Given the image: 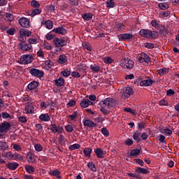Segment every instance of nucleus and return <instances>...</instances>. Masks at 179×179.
<instances>
[{"mask_svg":"<svg viewBox=\"0 0 179 179\" xmlns=\"http://www.w3.org/2000/svg\"><path fill=\"white\" fill-rule=\"evenodd\" d=\"M39 119L41 120V121H45V122H48L50 121V120H51L48 114H41L39 116Z\"/></svg>","mask_w":179,"mask_h":179,"instance_id":"26","label":"nucleus"},{"mask_svg":"<svg viewBox=\"0 0 179 179\" xmlns=\"http://www.w3.org/2000/svg\"><path fill=\"white\" fill-rule=\"evenodd\" d=\"M27 159L29 163H34V162H36V159H34V155H33L32 153L27 154Z\"/></svg>","mask_w":179,"mask_h":179,"instance_id":"28","label":"nucleus"},{"mask_svg":"<svg viewBox=\"0 0 179 179\" xmlns=\"http://www.w3.org/2000/svg\"><path fill=\"white\" fill-rule=\"evenodd\" d=\"M65 129L67 131V132H73V127H72L71 124H67L65 127Z\"/></svg>","mask_w":179,"mask_h":179,"instance_id":"47","label":"nucleus"},{"mask_svg":"<svg viewBox=\"0 0 179 179\" xmlns=\"http://www.w3.org/2000/svg\"><path fill=\"white\" fill-rule=\"evenodd\" d=\"M133 144H134V140L131 138H127L124 141V145H126V146H131V145H133Z\"/></svg>","mask_w":179,"mask_h":179,"instance_id":"43","label":"nucleus"},{"mask_svg":"<svg viewBox=\"0 0 179 179\" xmlns=\"http://www.w3.org/2000/svg\"><path fill=\"white\" fill-rule=\"evenodd\" d=\"M145 127H146V124L142 122L138 124V129H139L140 131H142V129H143V128H145Z\"/></svg>","mask_w":179,"mask_h":179,"instance_id":"51","label":"nucleus"},{"mask_svg":"<svg viewBox=\"0 0 179 179\" xmlns=\"http://www.w3.org/2000/svg\"><path fill=\"white\" fill-rule=\"evenodd\" d=\"M10 128V123L4 122L1 124L0 127V130L1 131V132H6L7 131H9Z\"/></svg>","mask_w":179,"mask_h":179,"instance_id":"17","label":"nucleus"},{"mask_svg":"<svg viewBox=\"0 0 179 179\" xmlns=\"http://www.w3.org/2000/svg\"><path fill=\"white\" fill-rule=\"evenodd\" d=\"M31 5L34 7V8H40V3H38V2H37L35 0H33L31 1Z\"/></svg>","mask_w":179,"mask_h":179,"instance_id":"48","label":"nucleus"},{"mask_svg":"<svg viewBox=\"0 0 179 179\" xmlns=\"http://www.w3.org/2000/svg\"><path fill=\"white\" fill-rule=\"evenodd\" d=\"M117 104V101L115 99H113V98H106L104 100H101L99 102V106L102 108H112Z\"/></svg>","mask_w":179,"mask_h":179,"instance_id":"2","label":"nucleus"},{"mask_svg":"<svg viewBox=\"0 0 179 179\" xmlns=\"http://www.w3.org/2000/svg\"><path fill=\"white\" fill-rule=\"evenodd\" d=\"M57 124H51L50 131H52L53 134H57Z\"/></svg>","mask_w":179,"mask_h":179,"instance_id":"50","label":"nucleus"},{"mask_svg":"<svg viewBox=\"0 0 179 179\" xmlns=\"http://www.w3.org/2000/svg\"><path fill=\"white\" fill-rule=\"evenodd\" d=\"M34 148L36 152H41V150H43V145L41 144H36Z\"/></svg>","mask_w":179,"mask_h":179,"instance_id":"46","label":"nucleus"},{"mask_svg":"<svg viewBox=\"0 0 179 179\" xmlns=\"http://www.w3.org/2000/svg\"><path fill=\"white\" fill-rule=\"evenodd\" d=\"M53 43L55 47L58 48L61 47H64V45H66V41L59 38H55L53 40Z\"/></svg>","mask_w":179,"mask_h":179,"instance_id":"7","label":"nucleus"},{"mask_svg":"<svg viewBox=\"0 0 179 179\" xmlns=\"http://www.w3.org/2000/svg\"><path fill=\"white\" fill-rule=\"evenodd\" d=\"M115 4L114 3V1L113 0H110L106 2V6L107 8H114Z\"/></svg>","mask_w":179,"mask_h":179,"instance_id":"44","label":"nucleus"},{"mask_svg":"<svg viewBox=\"0 0 179 179\" xmlns=\"http://www.w3.org/2000/svg\"><path fill=\"white\" fill-rule=\"evenodd\" d=\"M20 48L22 50V51H30V50L33 48V46L25 43H20Z\"/></svg>","mask_w":179,"mask_h":179,"instance_id":"13","label":"nucleus"},{"mask_svg":"<svg viewBox=\"0 0 179 179\" xmlns=\"http://www.w3.org/2000/svg\"><path fill=\"white\" fill-rule=\"evenodd\" d=\"M50 176H59L61 174V172L58 170H54L52 172H50Z\"/></svg>","mask_w":179,"mask_h":179,"instance_id":"55","label":"nucleus"},{"mask_svg":"<svg viewBox=\"0 0 179 179\" xmlns=\"http://www.w3.org/2000/svg\"><path fill=\"white\" fill-rule=\"evenodd\" d=\"M4 156L6 157V159H13L14 154L13 155L11 152H8L5 153Z\"/></svg>","mask_w":179,"mask_h":179,"instance_id":"45","label":"nucleus"},{"mask_svg":"<svg viewBox=\"0 0 179 179\" xmlns=\"http://www.w3.org/2000/svg\"><path fill=\"white\" fill-rule=\"evenodd\" d=\"M41 13V10L38 8L30 10L29 11L27 12V15L28 16H31L34 17V16H36V15H40Z\"/></svg>","mask_w":179,"mask_h":179,"instance_id":"15","label":"nucleus"},{"mask_svg":"<svg viewBox=\"0 0 179 179\" xmlns=\"http://www.w3.org/2000/svg\"><path fill=\"white\" fill-rule=\"evenodd\" d=\"M119 40L122 41V40H131L134 36L131 34H122L118 36Z\"/></svg>","mask_w":179,"mask_h":179,"instance_id":"16","label":"nucleus"},{"mask_svg":"<svg viewBox=\"0 0 179 179\" xmlns=\"http://www.w3.org/2000/svg\"><path fill=\"white\" fill-rule=\"evenodd\" d=\"M30 73L32 76H36V78H43L44 76V72L37 69H31Z\"/></svg>","mask_w":179,"mask_h":179,"instance_id":"8","label":"nucleus"},{"mask_svg":"<svg viewBox=\"0 0 179 179\" xmlns=\"http://www.w3.org/2000/svg\"><path fill=\"white\" fill-rule=\"evenodd\" d=\"M58 64H64L68 62V57L65 55H60L57 59Z\"/></svg>","mask_w":179,"mask_h":179,"instance_id":"18","label":"nucleus"},{"mask_svg":"<svg viewBox=\"0 0 179 179\" xmlns=\"http://www.w3.org/2000/svg\"><path fill=\"white\" fill-rule=\"evenodd\" d=\"M83 17L85 20H92V18L93 17V14L85 13L83 15Z\"/></svg>","mask_w":179,"mask_h":179,"instance_id":"37","label":"nucleus"},{"mask_svg":"<svg viewBox=\"0 0 179 179\" xmlns=\"http://www.w3.org/2000/svg\"><path fill=\"white\" fill-rule=\"evenodd\" d=\"M169 68H163V69H160L159 70V74L160 76L162 75H164L166 73H169Z\"/></svg>","mask_w":179,"mask_h":179,"instance_id":"38","label":"nucleus"},{"mask_svg":"<svg viewBox=\"0 0 179 179\" xmlns=\"http://www.w3.org/2000/svg\"><path fill=\"white\" fill-rule=\"evenodd\" d=\"M135 162H136V163H137L138 164H139V166H141L142 167H143V164H145L143 161L141 159H136Z\"/></svg>","mask_w":179,"mask_h":179,"instance_id":"61","label":"nucleus"},{"mask_svg":"<svg viewBox=\"0 0 179 179\" xmlns=\"http://www.w3.org/2000/svg\"><path fill=\"white\" fill-rule=\"evenodd\" d=\"M6 167L9 169V170H16L17 167H19V164L17 162H11L6 164Z\"/></svg>","mask_w":179,"mask_h":179,"instance_id":"22","label":"nucleus"},{"mask_svg":"<svg viewBox=\"0 0 179 179\" xmlns=\"http://www.w3.org/2000/svg\"><path fill=\"white\" fill-rule=\"evenodd\" d=\"M158 6L162 10H166V9H169V3H159Z\"/></svg>","mask_w":179,"mask_h":179,"instance_id":"35","label":"nucleus"},{"mask_svg":"<svg viewBox=\"0 0 179 179\" xmlns=\"http://www.w3.org/2000/svg\"><path fill=\"white\" fill-rule=\"evenodd\" d=\"M90 69L92 71V72H99V71H100V66L96 64H91Z\"/></svg>","mask_w":179,"mask_h":179,"instance_id":"36","label":"nucleus"},{"mask_svg":"<svg viewBox=\"0 0 179 179\" xmlns=\"http://www.w3.org/2000/svg\"><path fill=\"white\" fill-rule=\"evenodd\" d=\"M13 159H15V160L22 161V160H23V157L21 155L18 154V153H15Z\"/></svg>","mask_w":179,"mask_h":179,"instance_id":"42","label":"nucleus"},{"mask_svg":"<svg viewBox=\"0 0 179 179\" xmlns=\"http://www.w3.org/2000/svg\"><path fill=\"white\" fill-rule=\"evenodd\" d=\"M52 31L57 34H63V35L66 34V29H64V27H57L56 29H52Z\"/></svg>","mask_w":179,"mask_h":179,"instance_id":"19","label":"nucleus"},{"mask_svg":"<svg viewBox=\"0 0 179 179\" xmlns=\"http://www.w3.org/2000/svg\"><path fill=\"white\" fill-rule=\"evenodd\" d=\"M80 106L83 108H86L89 106H93V102L90 101L89 99H83L80 103Z\"/></svg>","mask_w":179,"mask_h":179,"instance_id":"11","label":"nucleus"},{"mask_svg":"<svg viewBox=\"0 0 179 179\" xmlns=\"http://www.w3.org/2000/svg\"><path fill=\"white\" fill-rule=\"evenodd\" d=\"M62 73L64 76H66V78H68V76L71 75V71L68 69H65L64 71H62Z\"/></svg>","mask_w":179,"mask_h":179,"instance_id":"52","label":"nucleus"},{"mask_svg":"<svg viewBox=\"0 0 179 179\" xmlns=\"http://www.w3.org/2000/svg\"><path fill=\"white\" fill-rule=\"evenodd\" d=\"M92 150L91 148H85L83 150L84 155L86 156V157H90V155H92Z\"/></svg>","mask_w":179,"mask_h":179,"instance_id":"34","label":"nucleus"},{"mask_svg":"<svg viewBox=\"0 0 179 179\" xmlns=\"http://www.w3.org/2000/svg\"><path fill=\"white\" fill-rule=\"evenodd\" d=\"M158 141L161 142V143H164V142L166 141V136L160 134Z\"/></svg>","mask_w":179,"mask_h":179,"instance_id":"60","label":"nucleus"},{"mask_svg":"<svg viewBox=\"0 0 179 179\" xmlns=\"http://www.w3.org/2000/svg\"><path fill=\"white\" fill-rule=\"evenodd\" d=\"M38 87V82L37 81H32L27 86L29 90H34V89H37Z\"/></svg>","mask_w":179,"mask_h":179,"instance_id":"20","label":"nucleus"},{"mask_svg":"<svg viewBox=\"0 0 179 179\" xmlns=\"http://www.w3.org/2000/svg\"><path fill=\"white\" fill-rule=\"evenodd\" d=\"M134 61L129 58L123 59L120 61V66L124 69H132L134 68Z\"/></svg>","mask_w":179,"mask_h":179,"instance_id":"3","label":"nucleus"},{"mask_svg":"<svg viewBox=\"0 0 179 179\" xmlns=\"http://www.w3.org/2000/svg\"><path fill=\"white\" fill-rule=\"evenodd\" d=\"M28 43L29 44H37L38 41L37 39L31 38L28 39Z\"/></svg>","mask_w":179,"mask_h":179,"instance_id":"58","label":"nucleus"},{"mask_svg":"<svg viewBox=\"0 0 179 179\" xmlns=\"http://www.w3.org/2000/svg\"><path fill=\"white\" fill-rule=\"evenodd\" d=\"M70 150H75L76 149H80V145L79 144H73L69 147Z\"/></svg>","mask_w":179,"mask_h":179,"instance_id":"41","label":"nucleus"},{"mask_svg":"<svg viewBox=\"0 0 179 179\" xmlns=\"http://www.w3.org/2000/svg\"><path fill=\"white\" fill-rule=\"evenodd\" d=\"M101 132L103 136H106V138H108V136H110V132L108 131V129H107V128L106 127H103L101 129Z\"/></svg>","mask_w":179,"mask_h":179,"instance_id":"32","label":"nucleus"},{"mask_svg":"<svg viewBox=\"0 0 179 179\" xmlns=\"http://www.w3.org/2000/svg\"><path fill=\"white\" fill-rule=\"evenodd\" d=\"M94 152L98 159H103L104 157V155H106V151H103L100 148H96Z\"/></svg>","mask_w":179,"mask_h":179,"instance_id":"12","label":"nucleus"},{"mask_svg":"<svg viewBox=\"0 0 179 179\" xmlns=\"http://www.w3.org/2000/svg\"><path fill=\"white\" fill-rule=\"evenodd\" d=\"M140 36L142 37H146L150 40L157 38L159 33L156 31H150L149 29H141L139 32Z\"/></svg>","mask_w":179,"mask_h":179,"instance_id":"1","label":"nucleus"},{"mask_svg":"<svg viewBox=\"0 0 179 179\" xmlns=\"http://www.w3.org/2000/svg\"><path fill=\"white\" fill-rule=\"evenodd\" d=\"M19 23L22 27H30V20L26 17H21L19 20Z\"/></svg>","mask_w":179,"mask_h":179,"instance_id":"10","label":"nucleus"},{"mask_svg":"<svg viewBox=\"0 0 179 179\" xmlns=\"http://www.w3.org/2000/svg\"><path fill=\"white\" fill-rule=\"evenodd\" d=\"M43 47L44 48H45V50H52V47L51 46V45H50V43L45 42L43 43Z\"/></svg>","mask_w":179,"mask_h":179,"instance_id":"54","label":"nucleus"},{"mask_svg":"<svg viewBox=\"0 0 179 179\" xmlns=\"http://www.w3.org/2000/svg\"><path fill=\"white\" fill-rule=\"evenodd\" d=\"M25 112H26L27 114H33L34 113L33 106L27 105L25 106Z\"/></svg>","mask_w":179,"mask_h":179,"instance_id":"25","label":"nucleus"},{"mask_svg":"<svg viewBox=\"0 0 179 179\" xmlns=\"http://www.w3.org/2000/svg\"><path fill=\"white\" fill-rule=\"evenodd\" d=\"M119 90L120 92V96L122 97V99H128V97H129V96H131V94L133 93L132 88H131V87H124Z\"/></svg>","mask_w":179,"mask_h":179,"instance_id":"4","label":"nucleus"},{"mask_svg":"<svg viewBox=\"0 0 179 179\" xmlns=\"http://www.w3.org/2000/svg\"><path fill=\"white\" fill-rule=\"evenodd\" d=\"M64 83H65V80L62 78L57 80H55L56 86H58V87L64 86Z\"/></svg>","mask_w":179,"mask_h":179,"instance_id":"30","label":"nucleus"},{"mask_svg":"<svg viewBox=\"0 0 179 179\" xmlns=\"http://www.w3.org/2000/svg\"><path fill=\"white\" fill-rule=\"evenodd\" d=\"M135 141L136 142H141V133L135 134Z\"/></svg>","mask_w":179,"mask_h":179,"instance_id":"59","label":"nucleus"},{"mask_svg":"<svg viewBox=\"0 0 179 179\" xmlns=\"http://www.w3.org/2000/svg\"><path fill=\"white\" fill-rule=\"evenodd\" d=\"M45 26L46 29L50 30V29H52V26H54V24L52 23V22H51V20H48L45 22Z\"/></svg>","mask_w":179,"mask_h":179,"instance_id":"31","label":"nucleus"},{"mask_svg":"<svg viewBox=\"0 0 179 179\" xmlns=\"http://www.w3.org/2000/svg\"><path fill=\"white\" fill-rule=\"evenodd\" d=\"M33 55H23L21 56L20 62L23 65H27V64H31L33 62Z\"/></svg>","mask_w":179,"mask_h":179,"instance_id":"5","label":"nucleus"},{"mask_svg":"<svg viewBox=\"0 0 179 179\" xmlns=\"http://www.w3.org/2000/svg\"><path fill=\"white\" fill-rule=\"evenodd\" d=\"M18 120L20 122H27V119L26 118V117L24 116L19 117Z\"/></svg>","mask_w":179,"mask_h":179,"instance_id":"63","label":"nucleus"},{"mask_svg":"<svg viewBox=\"0 0 179 179\" xmlns=\"http://www.w3.org/2000/svg\"><path fill=\"white\" fill-rule=\"evenodd\" d=\"M13 148L15 150H17V152H20V150H22V147H20V145L18 144H14Z\"/></svg>","mask_w":179,"mask_h":179,"instance_id":"56","label":"nucleus"},{"mask_svg":"<svg viewBox=\"0 0 179 179\" xmlns=\"http://www.w3.org/2000/svg\"><path fill=\"white\" fill-rule=\"evenodd\" d=\"M137 61L141 63L145 62V64H149L150 62V57L145 52H142L137 56Z\"/></svg>","mask_w":179,"mask_h":179,"instance_id":"6","label":"nucleus"},{"mask_svg":"<svg viewBox=\"0 0 179 179\" xmlns=\"http://www.w3.org/2000/svg\"><path fill=\"white\" fill-rule=\"evenodd\" d=\"M9 148L8 143L3 141H0V152L1 150H6Z\"/></svg>","mask_w":179,"mask_h":179,"instance_id":"29","label":"nucleus"},{"mask_svg":"<svg viewBox=\"0 0 179 179\" xmlns=\"http://www.w3.org/2000/svg\"><path fill=\"white\" fill-rule=\"evenodd\" d=\"M71 76H73V78H80V74H79L78 71H73L71 73Z\"/></svg>","mask_w":179,"mask_h":179,"instance_id":"64","label":"nucleus"},{"mask_svg":"<svg viewBox=\"0 0 179 179\" xmlns=\"http://www.w3.org/2000/svg\"><path fill=\"white\" fill-rule=\"evenodd\" d=\"M136 172L141 174H148L149 173V171L145 168H141V167H137L136 169Z\"/></svg>","mask_w":179,"mask_h":179,"instance_id":"27","label":"nucleus"},{"mask_svg":"<svg viewBox=\"0 0 179 179\" xmlns=\"http://www.w3.org/2000/svg\"><path fill=\"white\" fill-rule=\"evenodd\" d=\"M25 170L29 174H33L36 171V169L31 165H25Z\"/></svg>","mask_w":179,"mask_h":179,"instance_id":"24","label":"nucleus"},{"mask_svg":"<svg viewBox=\"0 0 179 179\" xmlns=\"http://www.w3.org/2000/svg\"><path fill=\"white\" fill-rule=\"evenodd\" d=\"M47 8L50 12H54L55 10V6L54 5H49Z\"/></svg>","mask_w":179,"mask_h":179,"instance_id":"62","label":"nucleus"},{"mask_svg":"<svg viewBox=\"0 0 179 179\" xmlns=\"http://www.w3.org/2000/svg\"><path fill=\"white\" fill-rule=\"evenodd\" d=\"M15 28H10V29H8L6 31V33L8 34H10V36H13V34H15Z\"/></svg>","mask_w":179,"mask_h":179,"instance_id":"57","label":"nucleus"},{"mask_svg":"<svg viewBox=\"0 0 179 179\" xmlns=\"http://www.w3.org/2000/svg\"><path fill=\"white\" fill-rule=\"evenodd\" d=\"M37 57H39V58H44V52L43 50L40 49L37 53H36Z\"/></svg>","mask_w":179,"mask_h":179,"instance_id":"49","label":"nucleus"},{"mask_svg":"<svg viewBox=\"0 0 179 179\" xmlns=\"http://www.w3.org/2000/svg\"><path fill=\"white\" fill-rule=\"evenodd\" d=\"M103 62H105V64H113V58L110 57H104Z\"/></svg>","mask_w":179,"mask_h":179,"instance_id":"40","label":"nucleus"},{"mask_svg":"<svg viewBox=\"0 0 179 179\" xmlns=\"http://www.w3.org/2000/svg\"><path fill=\"white\" fill-rule=\"evenodd\" d=\"M152 83H153V81L152 80V79L145 80L141 81L140 86H152Z\"/></svg>","mask_w":179,"mask_h":179,"instance_id":"23","label":"nucleus"},{"mask_svg":"<svg viewBox=\"0 0 179 179\" xmlns=\"http://www.w3.org/2000/svg\"><path fill=\"white\" fill-rule=\"evenodd\" d=\"M159 34H160V36L166 37V36H169V34H171V31L166 28V27L164 26H161L159 29Z\"/></svg>","mask_w":179,"mask_h":179,"instance_id":"9","label":"nucleus"},{"mask_svg":"<svg viewBox=\"0 0 179 179\" xmlns=\"http://www.w3.org/2000/svg\"><path fill=\"white\" fill-rule=\"evenodd\" d=\"M83 124L85 127H88L89 128H94V127H96V124L93 122V121L90 120V119L84 120Z\"/></svg>","mask_w":179,"mask_h":179,"instance_id":"14","label":"nucleus"},{"mask_svg":"<svg viewBox=\"0 0 179 179\" xmlns=\"http://www.w3.org/2000/svg\"><path fill=\"white\" fill-rule=\"evenodd\" d=\"M87 167H89V169H90V170H92V171H94V172L97 171V169L96 168V165H94V163H93V162H89L87 164Z\"/></svg>","mask_w":179,"mask_h":179,"instance_id":"33","label":"nucleus"},{"mask_svg":"<svg viewBox=\"0 0 179 179\" xmlns=\"http://www.w3.org/2000/svg\"><path fill=\"white\" fill-rule=\"evenodd\" d=\"M145 48H150V49H152V48H155V44L153 43H145L144 44Z\"/></svg>","mask_w":179,"mask_h":179,"instance_id":"53","label":"nucleus"},{"mask_svg":"<svg viewBox=\"0 0 179 179\" xmlns=\"http://www.w3.org/2000/svg\"><path fill=\"white\" fill-rule=\"evenodd\" d=\"M77 69H78V71H86V69H87L86 64H81L77 65Z\"/></svg>","mask_w":179,"mask_h":179,"instance_id":"39","label":"nucleus"},{"mask_svg":"<svg viewBox=\"0 0 179 179\" xmlns=\"http://www.w3.org/2000/svg\"><path fill=\"white\" fill-rule=\"evenodd\" d=\"M20 34L23 37H30L31 36V31L22 29L20 30Z\"/></svg>","mask_w":179,"mask_h":179,"instance_id":"21","label":"nucleus"}]
</instances>
